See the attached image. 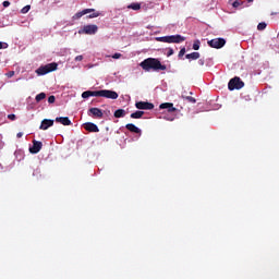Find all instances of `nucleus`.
<instances>
[{
    "label": "nucleus",
    "mask_w": 279,
    "mask_h": 279,
    "mask_svg": "<svg viewBox=\"0 0 279 279\" xmlns=\"http://www.w3.org/2000/svg\"><path fill=\"white\" fill-rule=\"evenodd\" d=\"M140 66L146 71H167V65L162 64L159 59L147 58L140 63Z\"/></svg>",
    "instance_id": "obj_1"
},
{
    "label": "nucleus",
    "mask_w": 279,
    "mask_h": 279,
    "mask_svg": "<svg viewBox=\"0 0 279 279\" xmlns=\"http://www.w3.org/2000/svg\"><path fill=\"white\" fill-rule=\"evenodd\" d=\"M156 40L157 43H168V44L180 45V43H184V40H186V37H183L182 35H170V36L156 37Z\"/></svg>",
    "instance_id": "obj_2"
},
{
    "label": "nucleus",
    "mask_w": 279,
    "mask_h": 279,
    "mask_svg": "<svg viewBox=\"0 0 279 279\" xmlns=\"http://www.w3.org/2000/svg\"><path fill=\"white\" fill-rule=\"evenodd\" d=\"M58 69V63L52 62L48 63L44 66H40L39 69L36 70L37 75H47V73H51Z\"/></svg>",
    "instance_id": "obj_3"
},
{
    "label": "nucleus",
    "mask_w": 279,
    "mask_h": 279,
    "mask_svg": "<svg viewBox=\"0 0 279 279\" xmlns=\"http://www.w3.org/2000/svg\"><path fill=\"white\" fill-rule=\"evenodd\" d=\"M243 86H245V83H243L239 76L231 78L228 83L229 90H241Z\"/></svg>",
    "instance_id": "obj_4"
},
{
    "label": "nucleus",
    "mask_w": 279,
    "mask_h": 279,
    "mask_svg": "<svg viewBox=\"0 0 279 279\" xmlns=\"http://www.w3.org/2000/svg\"><path fill=\"white\" fill-rule=\"evenodd\" d=\"M98 29H99V27H97V25L89 24V25L83 26V28H81L78 31V34H86L87 36H93L95 34H97Z\"/></svg>",
    "instance_id": "obj_5"
},
{
    "label": "nucleus",
    "mask_w": 279,
    "mask_h": 279,
    "mask_svg": "<svg viewBox=\"0 0 279 279\" xmlns=\"http://www.w3.org/2000/svg\"><path fill=\"white\" fill-rule=\"evenodd\" d=\"M98 97H105L106 99H119V94L110 89L98 90Z\"/></svg>",
    "instance_id": "obj_6"
},
{
    "label": "nucleus",
    "mask_w": 279,
    "mask_h": 279,
    "mask_svg": "<svg viewBox=\"0 0 279 279\" xmlns=\"http://www.w3.org/2000/svg\"><path fill=\"white\" fill-rule=\"evenodd\" d=\"M207 45L213 49H221L222 47H226V40L223 38H215L207 41Z\"/></svg>",
    "instance_id": "obj_7"
},
{
    "label": "nucleus",
    "mask_w": 279,
    "mask_h": 279,
    "mask_svg": "<svg viewBox=\"0 0 279 279\" xmlns=\"http://www.w3.org/2000/svg\"><path fill=\"white\" fill-rule=\"evenodd\" d=\"M87 114L93 119H104V111L97 107L88 109Z\"/></svg>",
    "instance_id": "obj_8"
},
{
    "label": "nucleus",
    "mask_w": 279,
    "mask_h": 279,
    "mask_svg": "<svg viewBox=\"0 0 279 279\" xmlns=\"http://www.w3.org/2000/svg\"><path fill=\"white\" fill-rule=\"evenodd\" d=\"M137 110H154V104L147 101H138L135 104Z\"/></svg>",
    "instance_id": "obj_9"
},
{
    "label": "nucleus",
    "mask_w": 279,
    "mask_h": 279,
    "mask_svg": "<svg viewBox=\"0 0 279 279\" xmlns=\"http://www.w3.org/2000/svg\"><path fill=\"white\" fill-rule=\"evenodd\" d=\"M43 149V142L33 141V146L29 148L31 154H38Z\"/></svg>",
    "instance_id": "obj_10"
},
{
    "label": "nucleus",
    "mask_w": 279,
    "mask_h": 279,
    "mask_svg": "<svg viewBox=\"0 0 279 279\" xmlns=\"http://www.w3.org/2000/svg\"><path fill=\"white\" fill-rule=\"evenodd\" d=\"M90 12H95V9H85L83 11L77 12L72 16L73 21H77L78 19H82L85 14H90Z\"/></svg>",
    "instance_id": "obj_11"
},
{
    "label": "nucleus",
    "mask_w": 279,
    "mask_h": 279,
    "mask_svg": "<svg viewBox=\"0 0 279 279\" xmlns=\"http://www.w3.org/2000/svg\"><path fill=\"white\" fill-rule=\"evenodd\" d=\"M83 126L86 132H99V126H97V124L93 122H86L85 124H83Z\"/></svg>",
    "instance_id": "obj_12"
},
{
    "label": "nucleus",
    "mask_w": 279,
    "mask_h": 279,
    "mask_svg": "<svg viewBox=\"0 0 279 279\" xmlns=\"http://www.w3.org/2000/svg\"><path fill=\"white\" fill-rule=\"evenodd\" d=\"M160 110H168V112H175L178 110L173 107V102H163L159 106Z\"/></svg>",
    "instance_id": "obj_13"
},
{
    "label": "nucleus",
    "mask_w": 279,
    "mask_h": 279,
    "mask_svg": "<svg viewBox=\"0 0 279 279\" xmlns=\"http://www.w3.org/2000/svg\"><path fill=\"white\" fill-rule=\"evenodd\" d=\"M49 128H53V120L44 119L39 126V130H49Z\"/></svg>",
    "instance_id": "obj_14"
},
{
    "label": "nucleus",
    "mask_w": 279,
    "mask_h": 279,
    "mask_svg": "<svg viewBox=\"0 0 279 279\" xmlns=\"http://www.w3.org/2000/svg\"><path fill=\"white\" fill-rule=\"evenodd\" d=\"M88 97H99V90H86L82 93L83 99H88Z\"/></svg>",
    "instance_id": "obj_15"
},
{
    "label": "nucleus",
    "mask_w": 279,
    "mask_h": 279,
    "mask_svg": "<svg viewBox=\"0 0 279 279\" xmlns=\"http://www.w3.org/2000/svg\"><path fill=\"white\" fill-rule=\"evenodd\" d=\"M56 123H61V125H71V120L69 119V117H59L56 118Z\"/></svg>",
    "instance_id": "obj_16"
},
{
    "label": "nucleus",
    "mask_w": 279,
    "mask_h": 279,
    "mask_svg": "<svg viewBox=\"0 0 279 279\" xmlns=\"http://www.w3.org/2000/svg\"><path fill=\"white\" fill-rule=\"evenodd\" d=\"M125 128L129 130V132H132L133 134H141V129L132 123L126 124Z\"/></svg>",
    "instance_id": "obj_17"
},
{
    "label": "nucleus",
    "mask_w": 279,
    "mask_h": 279,
    "mask_svg": "<svg viewBox=\"0 0 279 279\" xmlns=\"http://www.w3.org/2000/svg\"><path fill=\"white\" fill-rule=\"evenodd\" d=\"M186 60H199V52H192L185 56Z\"/></svg>",
    "instance_id": "obj_18"
},
{
    "label": "nucleus",
    "mask_w": 279,
    "mask_h": 279,
    "mask_svg": "<svg viewBox=\"0 0 279 279\" xmlns=\"http://www.w3.org/2000/svg\"><path fill=\"white\" fill-rule=\"evenodd\" d=\"M113 117L116 119H121V118L125 117V111L123 109H118L114 111Z\"/></svg>",
    "instance_id": "obj_19"
},
{
    "label": "nucleus",
    "mask_w": 279,
    "mask_h": 279,
    "mask_svg": "<svg viewBox=\"0 0 279 279\" xmlns=\"http://www.w3.org/2000/svg\"><path fill=\"white\" fill-rule=\"evenodd\" d=\"M128 10L138 11V10H141V3H138V2H133V3L129 4V5H128Z\"/></svg>",
    "instance_id": "obj_20"
},
{
    "label": "nucleus",
    "mask_w": 279,
    "mask_h": 279,
    "mask_svg": "<svg viewBox=\"0 0 279 279\" xmlns=\"http://www.w3.org/2000/svg\"><path fill=\"white\" fill-rule=\"evenodd\" d=\"M143 114H145V111H135L131 113V119H143Z\"/></svg>",
    "instance_id": "obj_21"
},
{
    "label": "nucleus",
    "mask_w": 279,
    "mask_h": 279,
    "mask_svg": "<svg viewBox=\"0 0 279 279\" xmlns=\"http://www.w3.org/2000/svg\"><path fill=\"white\" fill-rule=\"evenodd\" d=\"M47 94L45 93H40L35 97V101H37V104H39V101H43V99H46Z\"/></svg>",
    "instance_id": "obj_22"
},
{
    "label": "nucleus",
    "mask_w": 279,
    "mask_h": 279,
    "mask_svg": "<svg viewBox=\"0 0 279 279\" xmlns=\"http://www.w3.org/2000/svg\"><path fill=\"white\" fill-rule=\"evenodd\" d=\"M93 13L87 15V19H97V16H101V13L99 11H92Z\"/></svg>",
    "instance_id": "obj_23"
},
{
    "label": "nucleus",
    "mask_w": 279,
    "mask_h": 279,
    "mask_svg": "<svg viewBox=\"0 0 279 279\" xmlns=\"http://www.w3.org/2000/svg\"><path fill=\"white\" fill-rule=\"evenodd\" d=\"M266 28H267V23H265V22H260V23L257 25L258 32H263V29H266Z\"/></svg>",
    "instance_id": "obj_24"
},
{
    "label": "nucleus",
    "mask_w": 279,
    "mask_h": 279,
    "mask_svg": "<svg viewBox=\"0 0 279 279\" xmlns=\"http://www.w3.org/2000/svg\"><path fill=\"white\" fill-rule=\"evenodd\" d=\"M29 10H32V5L27 4V5H25V7L21 10V13H22V14H27V12H29Z\"/></svg>",
    "instance_id": "obj_25"
},
{
    "label": "nucleus",
    "mask_w": 279,
    "mask_h": 279,
    "mask_svg": "<svg viewBox=\"0 0 279 279\" xmlns=\"http://www.w3.org/2000/svg\"><path fill=\"white\" fill-rule=\"evenodd\" d=\"M199 45H201L199 40L194 41V44H193L194 51H199Z\"/></svg>",
    "instance_id": "obj_26"
},
{
    "label": "nucleus",
    "mask_w": 279,
    "mask_h": 279,
    "mask_svg": "<svg viewBox=\"0 0 279 279\" xmlns=\"http://www.w3.org/2000/svg\"><path fill=\"white\" fill-rule=\"evenodd\" d=\"M240 5H243V1L235 0L232 2V8H239Z\"/></svg>",
    "instance_id": "obj_27"
},
{
    "label": "nucleus",
    "mask_w": 279,
    "mask_h": 279,
    "mask_svg": "<svg viewBox=\"0 0 279 279\" xmlns=\"http://www.w3.org/2000/svg\"><path fill=\"white\" fill-rule=\"evenodd\" d=\"M185 99L190 101V104H197V99L193 98L192 96H186Z\"/></svg>",
    "instance_id": "obj_28"
},
{
    "label": "nucleus",
    "mask_w": 279,
    "mask_h": 279,
    "mask_svg": "<svg viewBox=\"0 0 279 279\" xmlns=\"http://www.w3.org/2000/svg\"><path fill=\"white\" fill-rule=\"evenodd\" d=\"M184 53H186V48H181V50L179 51V58H182L184 56Z\"/></svg>",
    "instance_id": "obj_29"
},
{
    "label": "nucleus",
    "mask_w": 279,
    "mask_h": 279,
    "mask_svg": "<svg viewBox=\"0 0 279 279\" xmlns=\"http://www.w3.org/2000/svg\"><path fill=\"white\" fill-rule=\"evenodd\" d=\"M48 104H56V96H49Z\"/></svg>",
    "instance_id": "obj_30"
},
{
    "label": "nucleus",
    "mask_w": 279,
    "mask_h": 279,
    "mask_svg": "<svg viewBox=\"0 0 279 279\" xmlns=\"http://www.w3.org/2000/svg\"><path fill=\"white\" fill-rule=\"evenodd\" d=\"M8 119H10V121H16V114L11 113L8 116Z\"/></svg>",
    "instance_id": "obj_31"
},
{
    "label": "nucleus",
    "mask_w": 279,
    "mask_h": 279,
    "mask_svg": "<svg viewBox=\"0 0 279 279\" xmlns=\"http://www.w3.org/2000/svg\"><path fill=\"white\" fill-rule=\"evenodd\" d=\"M84 60V56L80 54L75 57V62H82Z\"/></svg>",
    "instance_id": "obj_32"
},
{
    "label": "nucleus",
    "mask_w": 279,
    "mask_h": 279,
    "mask_svg": "<svg viewBox=\"0 0 279 279\" xmlns=\"http://www.w3.org/2000/svg\"><path fill=\"white\" fill-rule=\"evenodd\" d=\"M174 51L172 48L168 49L167 57L170 58V56H173Z\"/></svg>",
    "instance_id": "obj_33"
},
{
    "label": "nucleus",
    "mask_w": 279,
    "mask_h": 279,
    "mask_svg": "<svg viewBox=\"0 0 279 279\" xmlns=\"http://www.w3.org/2000/svg\"><path fill=\"white\" fill-rule=\"evenodd\" d=\"M0 49H8V44L0 41Z\"/></svg>",
    "instance_id": "obj_34"
},
{
    "label": "nucleus",
    "mask_w": 279,
    "mask_h": 279,
    "mask_svg": "<svg viewBox=\"0 0 279 279\" xmlns=\"http://www.w3.org/2000/svg\"><path fill=\"white\" fill-rule=\"evenodd\" d=\"M5 75L7 77H14V71H10Z\"/></svg>",
    "instance_id": "obj_35"
},
{
    "label": "nucleus",
    "mask_w": 279,
    "mask_h": 279,
    "mask_svg": "<svg viewBox=\"0 0 279 279\" xmlns=\"http://www.w3.org/2000/svg\"><path fill=\"white\" fill-rule=\"evenodd\" d=\"M2 5L3 8H10V1H3Z\"/></svg>",
    "instance_id": "obj_36"
},
{
    "label": "nucleus",
    "mask_w": 279,
    "mask_h": 279,
    "mask_svg": "<svg viewBox=\"0 0 279 279\" xmlns=\"http://www.w3.org/2000/svg\"><path fill=\"white\" fill-rule=\"evenodd\" d=\"M119 58H121V53H114V54H113V59H114V60H119Z\"/></svg>",
    "instance_id": "obj_37"
},
{
    "label": "nucleus",
    "mask_w": 279,
    "mask_h": 279,
    "mask_svg": "<svg viewBox=\"0 0 279 279\" xmlns=\"http://www.w3.org/2000/svg\"><path fill=\"white\" fill-rule=\"evenodd\" d=\"M204 62H205L204 59H199V60H198V64H199L201 66H204Z\"/></svg>",
    "instance_id": "obj_38"
},
{
    "label": "nucleus",
    "mask_w": 279,
    "mask_h": 279,
    "mask_svg": "<svg viewBox=\"0 0 279 279\" xmlns=\"http://www.w3.org/2000/svg\"><path fill=\"white\" fill-rule=\"evenodd\" d=\"M16 137H17V138H22V137H23V133H21V132L17 133V134H16Z\"/></svg>",
    "instance_id": "obj_39"
},
{
    "label": "nucleus",
    "mask_w": 279,
    "mask_h": 279,
    "mask_svg": "<svg viewBox=\"0 0 279 279\" xmlns=\"http://www.w3.org/2000/svg\"><path fill=\"white\" fill-rule=\"evenodd\" d=\"M3 171V166L0 163V172Z\"/></svg>",
    "instance_id": "obj_40"
},
{
    "label": "nucleus",
    "mask_w": 279,
    "mask_h": 279,
    "mask_svg": "<svg viewBox=\"0 0 279 279\" xmlns=\"http://www.w3.org/2000/svg\"><path fill=\"white\" fill-rule=\"evenodd\" d=\"M252 1H254V0H247L248 3H252Z\"/></svg>",
    "instance_id": "obj_41"
}]
</instances>
